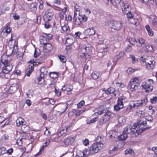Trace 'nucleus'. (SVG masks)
Here are the masks:
<instances>
[{
  "label": "nucleus",
  "mask_w": 157,
  "mask_h": 157,
  "mask_svg": "<svg viewBox=\"0 0 157 157\" xmlns=\"http://www.w3.org/2000/svg\"><path fill=\"white\" fill-rule=\"evenodd\" d=\"M0 65H3L2 71L0 72V78L5 77L4 74H7L12 69L13 66L9 57L6 55H3L1 59Z\"/></svg>",
  "instance_id": "nucleus-1"
},
{
  "label": "nucleus",
  "mask_w": 157,
  "mask_h": 157,
  "mask_svg": "<svg viewBox=\"0 0 157 157\" xmlns=\"http://www.w3.org/2000/svg\"><path fill=\"white\" fill-rule=\"evenodd\" d=\"M136 128H137L136 123H135L132 128L129 125L124 128L122 134L118 137V140H124L127 138L128 135L130 134L134 135L136 136H138L136 135H137Z\"/></svg>",
  "instance_id": "nucleus-2"
},
{
  "label": "nucleus",
  "mask_w": 157,
  "mask_h": 157,
  "mask_svg": "<svg viewBox=\"0 0 157 157\" xmlns=\"http://www.w3.org/2000/svg\"><path fill=\"white\" fill-rule=\"evenodd\" d=\"M103 146V144L98 143L93 144L89 148V154L93 155L99 152L102 149Z\"/></svg>",
  "instance_id": "nucleus-3"
},
{
  "label": "nucleus",
  "mask_w": 157,
  "mask_h": 157,
  "mask_svg": "<svg viewBox=\"0 0 157 157\" xmlns=\"http://www.w3.org/2000/svg\"><path fill=\"white\" fill-rule=\"evenodd\" d=\"M92 49V48L90 45L83 46L81 48V52L82 54V55L81 56L83 57V58L89 59L90 57V54L91 52Z\"/></svg>",
  "instance_id": "nucleus-4"
},
{
  "label": "nucleus",
  "mask_w": 157,
  "mask_h": 157,
  "mask_svg": "<svg viewBox=\"0 0 157 157\" xmlns=\"http://www.w3.org/2000/svg\"><path fill=\"white\" fill-rule=\"evenodd\" d=\"M136 130L137 135L136 136L141 134L143 131L148 130L150 127H147L146 128H144V126H145L147 124V122L146 121H140L136 123Z\"/></svg>",
  "instance_id": "nucleus-5"
},
{
  "label": "nucleus",
  "mask_w": 157,
  "mask_h": 157,
  "mask_svg": "<svg viewBox=\"0 0 157 157\" xmlns=\"http://www.w3.org/2000/svg\"><path fill=\"white\" fill-rule=\"evenodd\" d=\"M109 25L112 29L119 31L122 28L123 24L121 21L113 20L109 23Z\"/></svg>",
  "instance_id": "nucleus-6"
},
{
  "label": "nucleus",
  "mask_w": 157,
  "mask_h": 157,
  "mask_svg": "<svg viewBox=\"0 0 157 157\" xmlns=\"http://www.w3.org/2000/svg\"><path fill=\"white\" fill-rule=\"evenodd\" d=\"M53 13L52 10H47L45 12L44 16V19L45 21L49 22L53 17Z\"/></svg>",
  "instance_id": "nucleus-7"
},
{
  "label": "nucleus",
  "mask_w": 157,
  "mask_h": 157,
  "mask_svg": "<svg viewBox=\"0 0 157 157\" xmlns=\"http://www.w3.org/2000/svg\"><path fill=\"white\" fill-rule=\"evenodd\" d=\"M136 78H135L132 81H131L130 84L128 86V88H130L132 91L136 90L138 88L139 84L136 82Z\"/></svg>",
  "instance_id": "nucleus-8"
},
{
  "label": "nucleus",
  "mask_w": 157,
  "mask_h": 157,
  "mask_svg": "<svg viewBox=\"0 0 157 157\" xmlns=\"http://www.w3.org/2000/svg\"><path fill=\"white\" fill-rule=\"evenodd\" d=\"M149 59H146L143 62H145L146 65V67L148 70H151L153 69L154 67V63L155 62L153 60H148Z\"/></svg>",
  "instance_id": "nucleus-9"
},
{
  "label": "nucleus",
  "mask_w": 157,
  "mask_h": 157,
  "mask_svg": "<svg viewBox=\"0 0 157 157\" xmlns=\"http://www.w3.org/2000/svg\"><path fill=\"white\" fill-rule=\"evenodd\" d=\"M75 139V136H70L64 140L63 143L66 145H70L74 143Z\"/></svg>",
  "instance_id": "nucleus-10"
},
{
  "label": "nucleus",
  "mask_w": 157,
  "mask_h": 157,
  "mask_svg": "<svg viewBox=\"0 0 157 157\" xmlns=\"http://www.w3.org/2000/svg\"><path fill=\"white\" fill-rule=\"evenodd\" d=\"M122 3L121 7L123 13H126V12H130L131 10V8L129 5L127 3H125L124 2H121Z\"/></svg>",
  "instance_id": "nucleus-11"
},
{
  "label": "nucleus",
  "mask_w": 157,
  "mask_h": 157,
  "mask_svg": "<svg viewBox=\"0 0 157 157\" xmlns=\"http://www.w3.org/2000/svg\"><path fill=\"white\" fill-rule=\"evenodd\" d=\"M149 19L154 28L157 29V17L154 15H151L149 17Z\"/></svg>",
  "instance_id": "nucleus-12"
},
{
  "label": "nucleus",
  "mask_w": 157,
  "mask_h": 157,
  "mask_svg": "<svg viewBox=\"0 0 157 157\" xmlns=\"http://www.w3.org/2000/svg\"><path fill=\"white\" fill-rule=\"evenodd\" d=\"M142 86L143 88L147 92L151 91L153 88L152 86L147 83L146 82H143L142 84Z\"/></svg>",
  "instance_id": "nucleus-13"
},
{
  "label": "nucleus",
  "mask_w": 157,
  "mask_h": 157,
  "mask_svg": "<svg viewBox=\"0 0 157 157\" xmlns=\"http://www.w3.org/2000/svg\"><path fill=\"white\" fill-rule=\"evenodd\" d=\"M43 34H44L41 36L40 39V43L43 46L48 43V39H47V36L46 35V33H44Z\"/></svg>",
  "instance_id": "nucleus-14"
},
{
  "label": "nucleus",
  "mask_w": 157,
  "mask_h": 157,
  "mask_svg": "<svg viewBox=\"0 0 157 157\" xmlns=\"http://www.w3.org/2000/svg\"><path fill=\"white\" fill-rule=\"evenodd\" d=\"M85 34L87 35H93L95 33L94 28L92 27L91 28H89L85 30L84 32Z\"/></svg>",
  "instance_id": "nucleus-15"
},
{
  "label": "nucleus",
  "mask_w": 157,
  "mask_h": 157,
  "mask_svg": "<svg viewBox=\"0 0 157 157\" xmlns=\"http://www.w3.org/2000/svg\"><path fill=\"white\" fill-rule=\"evenodd\" d=\"M38 56V53L36 51H35L34 54V58L33 59L31 60L29 62L32 63L33 65H36L40 63L36 59V58Z\"/></svg>",
  "instance_id": "nucleus-16"
},
{
  "label": "nucleus",
  "mask_w": 157,
  "mask_h": 157,
  "mask_svg": "<svg viewBox=\"0 0 157 157\" xmlns=\"http://www.w3.org/2000/svg\"><path fill=\"white\" fill-rule=\"evenodd\" d=\"M145 44V40L142 38H140L137 40L136 43L134 44V45H136L137 46L141 47Z\"/></svg>",
  "instance_id": "nucleus-17"
},
{
  "label": "nucleus",
  "mask_w": 157,
  "mask_h": 157,
  "mask_svg": "<svg viewBox=\"0 0 157 157\" xmlns=\"http://www.w3.org/2000/svg\"><path fill=\"white\" fill-rule=\"evenodd\" d=\"M17 89L16 84V83L13 84L10 86L8 92L10 94L13 93L17 90Z\"/></svg>",
  "instance_id": "nucleus-18"
},
{
  "label": "nucleus",
  "mask_w": 157,
  "mask_h": 157,
  "mask_svg": "<svg viewBox=\"0 0 157 157\" xmlns=\"http://www.w3.org/2000/svg\"><path fill=\"white\" fill-rule=\"evenodd\" d=\"M142 49L145 52H151L153 51V47L150 45H145L143 47Z\"/></svg>",
  "instance_id": "nucleus-19"
},
{
  "label": "nucleus",
  "mask_w": 157,
  "mask_h": 157,
  "mask_svg": "<svg viewBox=\"0 0 157 157\" xmlns=\"http://www.w3.org/2000/svg\"><path fill=\"white\" fill-rule=\"evenodd\" d=\"M105 93L107 94L113 93L114 94L115 96H116V94H115V90L113 87H110L107 90H105Z\"/></svg>",
  "instance_id": "nucleus-20"
},
{
  "label": "nucleus",
  "mask_w": 157,
  "mask_h": 157,
  "mask_svg": "<svg viewBox=\"0 0 157 157\" xmlns=\"http://www.w3.org/2000/svg\"><path fill=\"white\" fill-rule=\"evenodd\" d=\"M69 106V104H66L65 105H62L59 106V108L60 109V112L63 113H64L66 110L67 108Z\"/></svg>",
  "instance_id": "nucleus-21"
},
{
  "label": "nucleus",
  "mask_w": 157,
  "mask_h": 157,
  "mask_svg": "<svg viewBox=\"0 0 157 157\" xmlns=\"http://www.w3.org/2000/svg\"><path fill=\"white\" fill-rule=\"evenodd\" d=\"M40 76H44V75H46L47 74L48 71L46 68L45 67H41L40 69Z\"/></svg>",
  "instance_id": "nucleus-22"
},
{
  "label": "nucleus",
  "mask_w": 157,
  "mask_h": 157,
  "mask_svg": "<svg viewBox=\"0 0 157 157\" xmlns=\"http://www.w3.org/2000/svg\"><path fill=\"white\" fill-rule=\"evenodd\" d=\"M145 28L147 31V32L148 35L150 36H153L154 34L153 31L152 29H151L149 26L148 25H147Z\"/></svg>",
  "instance_id": "nucleus-23"
},
{
  "label": "nucleus",
  "mask_w": 157,
  "mask_h": 157,
  "mask_svg": "<svg viewBox=\"0 0 157 157\" xmlns=\"http://www.w3.org/2000/svg\"><path fill=\"white\" fill-rule=\"evenodd\" d=\"M130 23L136 26H137L139 24L137 19H135L134 18H131L128 21Z\"/></svg>",
  "instance_id": "nucleus-24"
},
{
  "label": "nucleus",
  "mask_w": 157,
  "mask_h": 157,
  "mask_svg": "<svg viewBox=\"0 0 157 157\" xmlns=\"http://www.w3.org/2000/svg\"><path fill=\"white\" fill-rule=\"evenodd\" d=\"M136 105L135 102L131 103L127 107L126 109L128 111H130L132 108H136Z\"/></svg>",
  "instance_id": "nucleus-25"
},
{
  "label": "nucleus",
  "mask_w": 157,
  "mask_h": 157,
  "mask_svg": "<svg viewBox=\"0 0 157 157\" xmlns=\"http://www.w3.org/2000/svg\"><path fill=\"white\" fill-rule=\"evenodd\" d=\"M74 22L75 25L78 26L80 25L82 23V21L80 18L78 17H75L74 18Z\"/></svg>",
  "instance_id": "nucleus-26"
},
{
  "label": "nucleus",
  "mask_w": 157,
  "mask_h": 157,
  "mask_svg": "<svg viewBox=\"0 0 157 157\" xmlns=\"http://www.w3.org/2000/svg\"><path fill=\"white\" fill-rule=\"evenodd\" d=\"M43 47L44 49L45 50H47L49 51H51L52 48L51 44L49 43H48L43 45Z\"/></svg>",
  "instance_id": "nucleus-27"
},
{
  "label": "nucleus",
  "mask_w": 157,
  "mask_h": 157,
  "mask_svg": "<svg viewBox=\"0 0 157 157\" xmlns=\"http://www.w3.org/2000/svg\"><path fill=\"white\" fill-rule=\"evenodd\" d=\"M120 2H122L121 0H110L111 4L115 7H117L120 4Z\"/></svg>",
  "instance_id": "nucleus-28"
},
{
  "label": "nucleus",
  "mask_w": 157,
  "mask_h": 157,
  "mask_svg": "<svg viewBox=\"0 0 157 157\" xmlns=\"http://www.w3.org/2000/svg\"><path fill=\"white\" fill-rule=\"evenodd\" d=\"M24 121V120L22 118H19L16 121L17 126H19L21 125H22L23 124Z\"/></svg>",
  "instance_id": "nucleus-29"
},
{
  "label": "nucleus",
  "mask_w": 157,
  "mask_h": 157,
  "mask_svg": "<svg viewBox=\"0 0 157 157\" xmlns=\"http://www.w3.org/2000/svg\"><path fill=\"white\" fill-rule=\"evenodd\" d=\"M125 155L129 154L132 155H134V151L131 148H128L126 149L125 151Z\"/></svg>",
  "instance_id": "nucleus-30"
},
{
  "label": "nucleus",
  "mask_w": 157,
  "mask_h": 157,
  "mask_svg": "<svg viewBox=\"0 0 157 157\" xmlns=\"http://www.w3.org/2000/svg\"><path fill=\"white\" fill-rule=\"evenodd\" d=\"M99 75L100 73L99 72L95 71L91 74V77L93 79H96L99 77Z\"/></svg>",
  "instance_id": "nucleus-31"
},
{
  "label": "nucleus",
  "mask_w": 157,
  "mask_h": 157,
  "mask_svg": "<svg viewBox=\"0 0 157 157\" xmlns=\"http://www.w3.org/2000/svg\"><path fill=\"white\" fill-rule=\"evenodd\" d=\"M21 129L23 132H25L29 131L30 128L29 126L23 124L21 127Z\"/></svg>",
  "instance_id": "nucleus-32"
},
{
  "label": "nucleus",
  "mask_w": 157,
  "mask_h": 157,
  "mask_svg": "<svg viewBox=\"0 0 157 157\" xmlns=\"http://www.w3.org/2000/svg\"><path fill=\"white\" fill-rule=\"evenodd\" d=\"M49 75L50 77L52 78H57L58 76V73L57 72H51L50 73Z\"/></svg>",
  "instance_id": "nucleus-33"
},
{
  "label": "nucleus",
  "mask_w": 157,
  "mask_h": 157,
  "mask_svg": "<svg viewBox=\"0 0 157 157\" xmlns=\"http://www.w3.org/2000/svg\"><path fill=\"white\" fill-rule=\"evenodd\" d=\"M49 143H50V140H48L47 141H46L44 143V144H45V145H43L40 148V151L36 155H39L40 154V153L41 152V151H42L44 150V147H46L47 145H48L49 144Z\"/></svg>",
  "instance_id": "nucleus-34"
},
{
  "label": "nucleus",
  "mask_w": 157,
  "mask_h": 157,
  "mask_svg": "<svg viewBox=\"0 0 157 157\" xmlns=\"http://www.w3.org/2000/svg\"><path fill=\"white\" fill-rule=\"evenodd\" d=\"M109 48L108 46H105V47H101L99 50V51L100 52H107L109 50Z\"/></svg>",
  "instance_id": "nucleus-35"
},
{
  "label": "nucleus",
  "mask_w": 157,
  "mask_h": 157,
  "mask_svg": "<svg viewBox=\"0 0 157 157\" xmlns=\"http://www.w3.org/2000/svg\"><path fill=\"white\" fill-rule=\"evenodd\" d=\"M110 115L111 113L109 111H107L105 112L104 115L102 117L108 121L110 118Z\"/></svg>",
  "instance_id": "nucleus-36"
},
{
  "label": "nucleus",
  "mask_w": 157,
  "mask_h": 157,
  "mask_svg": "<svg viewBox=\"0 0 157 157\" xmlns=\"http://www.w3.org/2000/svg\"><path fill=\"white\" fill-rule=\"evenodd\" d=\"M124 55V52H121L118 55H117L115 56V61H117L118 59L123 57Z\"/></svg>",
  "instance_id": "nucleus-37"
},
{
  "label": "nucleus",
  "mask_w": 157,
  "mask_h": 157,
  "mask_svg": "<svg viewBox=\"0 0 157 157\" xmlns=\"http://www.w3.org/2000/svg\"><path fill=\"white\" fill-rule=\"evenodd\" d=\"M70 130V127L68 126L64 128L60 132V133L62 134L66 133L68 132Z\"/></svg>",
  "instance_id": "nucleus-38"
},
{
  "label": "nucleus",
  "mask_w": 157,
  "mask_h": 157,
  "mask_svg": "<svg viewBox=\"0 0 157 157\" xmlns=\"http://www.w3.org/2000/svg\"><path fill=\"white\" fill-rule=\"evenodd\" d=\"M118 121L120 123H124L126 121V118L123 116L120 117L118 118Z\"/></svg>",
  "instance_id": "nucleus-39"
},
{
  "label": "nucleus",
  "mask_w": 157,
  "mask_h": 157,
  "mask_svg": "<svg viewBox=\"0 0 157 157\" xmlns=\"http://www.w3.org/2000/svg\"><path fill=\"white\" fill-rule=\"evenodd\" d=\"M43 75L42 76H40V77H38L37 78V81H38V83L39 84H42L44 81V79L43 78Z\"/></svg>",
  "instance_id": "nucleus-40"
},
{
  "label": "nucleus",
  "mask_w": 157,
  "mask_h": 157,
  "mask_svg": "<svg viewBox=\"0 0 157 157\" xmlns=\"http://www.w3.org/2000/svg\"><path fill=\"white\" fill-rule=\"evenodd\" d=\"M136 114L139 117H143L145 115V113L144 111L139 110L136 112Z\"/></svg>",
  "instance_id": "nucleus-41"
},
{
  "label": "nucleus",
  "mask_w": 157,
  "mask_h": 157,
  "mask_svg": "<svg viewBox=\"0 0 157 157\" xmlns=\"http://www.w3.org/2000/svg\"><path fill=\"white\" fill-rule=\"evenodd\" d=\"M136 103V107L137 109L143 106L142 103L140 101L138 100L137 101L135 102Z\"/></svg>",
  "instance_id": "nucleus-42"
},
{
  "label": "nucleus",
  "mask_w": 157,
  "mask_h": 157,
  "mask_svg": "<svg viewBox=\"0 0 157 157\" xmlns=\"http://www.w3.org/2000/svg\"><path fill=\"white\" fill-rule=\"evenodd\" d=\"M117 105H120L121 106L123 107V102L122 101V99L121 98L119 97L118 98L117 103Z\"/></svg>",
  "instance_id": "nucleus-43"
},
{
  "label": "nucleus",
  "mask_w": 157,
  "mask_h": 157,
  "mask_svg": "<svg viewBox=\"0 0 157 157\" xmlns=\"http://www.w3.org/2000/svg\"><path fill=\"white\" fill-rule=\"evenodd\" d=\"M77 156L79 157H86L88 155L85 154L83 151H81L79 154L77 153Z\"/></svg>",
  "instance_id": "nucleus-44"
},
{
  "label": "nucleus",
  "mask_w": 157,
  "mask_h": 157,
  "mask_svg": "<svg viewBox=\"0 0 157 157\" xmlns=\"http://www.w3.org/2000/svg\"><path fill=\"white\" fill-rule=\"evenodd\" d=\"M126 14L127 15V17L129 21L130 19L133 18V15L130 12H126V13H124Z\"/></svg>",
  "instance_id": "nucleus-45"
},
{
  "label": "nucleus",
  "mask_w": 157,
  "mask_h": 157,
  "mask_svg": "<svg viewBox=\"0 0 157 157\" xmlns=\"http://www.w3.org/2000/svg\"><path fill=\"white\" fill-rule=\"evenodd\" d=\"M58 57L60 60L62 62L64 63L66 61V59L65 57L63 56L59 55Z\"/></svg>",
  "instance_id": "nucleus-46"
},
{
  "label": "nucleus",
  "mask_w": 157,
  "mask_h": 157,
  "mask_svg": "<svg viewBox=\"0 0 157 157\" xmlns=\"http://www.w3.org/2000/svg\"><path fill=\"white\" fill-rule=\"evenodd\" d=\"M103 139L100 136H98L96 138V143H98L101 144H103Z\"/></svg>",
  "instance_id": "nucleus-47"
},
{
  "label": "nucleus",
  "mask_w": 157,
  "mask_h": 157,
  "mask_svg": "<svg viewBox=\"0 0 157 157\" xmlns=\"http://www.w3.org/2000/svg\"><path fill=\"white\" fill-rule=\"evenodd\" d=\"M150 102L152 104H155L157 102V97L156 96L150 99Z\"/></svg>",
  "instance_id": "nucleus-48"
},
{
  "label": "nucleus",
  "mask_w": 157,
  "mask_h": 157,
  "mask_svg": "<svg viewBox=\"0 0 157 157\" xmlns=\"http://www.w3.org/2000/svg\"><path fill=\"white\" fill-rule=\"evenodd\" d=\"M108 121V120L102 117L100 120L99 123L101 124H102L105 123Z\"/></svg>",
  "instance_id": "nucleus-49"
},
{
  "label": "nucleus",
  "mask_w": 157,
  "mask_h": 157,
  "mask_svg": "<svg viewBox=\"0 0 157 157\" xmlns=\"http://www.w3.org/2000/svg\"><path fill=\"white\" fill-rule=\"evenodd\" d=\"M108 121V120L102 117L100 120L99 123L101 124H102L105 123Z\"/></svg>",
  "instance_id": "nucleus-50"
},
{
  "label": "nucleus",
  "mask_w": 157,
  "mask_h": 157,
  "mask_svg": "<svg viewBox=\"0 0 157 157\" xmlns=\"http://www.w3.org/2000/svg\"><path fill=\"white\" fill-rule=\"evenodd\" d=\"M33 92L32 90H29L28 93H26V95L29 98H31L33 97Z\"/></svg>",
  "instance_id": "nucleus-51"
},
{
  "label": "nucleus",
  "mask_w": 157,
  "mask_h": 157,
  "mask_svg": "<svg viewBox=\"0 0 157 157\" xmlns=\"http://www.w3.org/2000/svg\"><path fill=\"white\" fill-rule=\"evenodd\" d=\"M123 108V106H121L117 104L114 106V109L115 111H117Z\"/></svg>",
  "instance_id": "nucleus-52"
},
{
  "label": "nucleus",
  "mask_w": 157,
  "mask_h": 157,
  "mask_svg": "<svg viewBox=\"0 0 157 157\" xmlns=\"http://www.w3.org/2000/svg\"><path fill=\"white\" fill-rule=\"evenodd\" d=\"M125 49V51L127 52H131L132 50V48L131 46H128Z\"/></svg>",
  "instance_id": "nucleus-53"
},
{
  "label": "nucleus",
  "mask_w": 157,
  "mask_h": 157,
  "mask_svg": "<svg viewBox=\"0 0 157 157\" xmlns=\"http://www.w3.org/2000/svg\"><path fill=\"white\" fill-rule=\"evenodd\" d=\"M66 43L69 45H72L74 43V41L72 39H68L66 41Z\"/></svg>",
  "instance_id": "nucleus-54"
},
{
  "label": "nucleus",
  "mask_w": 157,
  "mask_h": 157,
  "mask_svg": "<svg viewBox=\"0 0 157 157\" xmlns=\"http://www.w3.org/2000/svg\"><path fill=\"white\" fill-rule=\"evenodd\" d=\"M85 104L84 101H82L77 105V107L78 108H81Z\"/></svg>",
  "instance_id": "nucleus-55"
},
{
  "label": "nucleus",
  "mask_w": 157,
  "mask_h": 157,
  "mask_svg": "<svg viewBox=\"0 0 157 157\" xmlns=\"http://www.w3.org/2000/svg\"><path fill=\"white\" fill-rule=\"evenodd\" d=\"M136 70L134 69H132L131 68H128L127 70L128 73L129 74H131L136 71Z\"/></svg>",
  "instance_id": "nucleus-56"
},
{
  "label": "nucleus",
  "mask_w": 157,
  "mask_h": 157,
  "mask_svg": "<svg viewBox=\"0 0 157 157\" xmlns=\"http://www.w3.org/2000/svg\"><path fill=\"white\" fill-rule=\"evenodd\" d=\"M66 20L67 21H71L72 19L71 16L69 14L66 15L65 17Z\"/></svg>",
  "instance_id": "nucleus-57"
},
{
  "label": "nucleus",
  "mask_w": 157,
  "mask_h": 157,
  "mask_svg": "<svg viewBox=\"0 0 157 157\" xmlns=\"http://www.w3.org/2000/svg\"><path fill=\"white\" fill-rule=\"evenodd\" d=\"M55 93L56 95L58 96H60L61 94V92L59 90H57L56 88L55 87Z\"/></svg>",
  "instance_id": "nucleus-58"
},
{
  "label": "nucleus",
  "mask_w": 157,
  "mask_h": 157,
  "mask_svg": "<svg viewBox=\"0 0 157 157\" xmlns=\"http://www.w3.org/2000/svg\"><path fill=\"white\" fill-rule=\"evenodd\" d=\"M131 58L132 60V62L133 63H136L138 62V59L136 58L135 56L133 55L131 56Z\"/></svg>",
  "instance_id": "nucleus-59"
},
{
  "label": "nucleus",
  "mask_w": 157,
  "mask_h": 157,
  "mask_svg": "<svg viewBox=\"0 0 157 157\" xmlns=\"http://www.w3.org/2000/svg\"><path fill=\"white\" fill-rule=\"evenodd\" d=\"M141 101H142V105H146L147 102V97H145V98L140 100Z\"/></svg>",
  "instance_id": "nucleus-60"
},
{
  "label": "nucleus",
  "mask_w": 157,
  "mask_h": 157,
  "mask_svg": "<svg viewBox=\"0 0 157 157\" xmlns=\"http://www.w3.org/2000/svg\"><path fill=\"white\" fill-rule=\"evenodd\" d=\"M82 142L83 144L85 146H87L89 144V141L87 139H86L84 140H82Z\"/></svg>",
  "instance_id": "nucleus-61"
},
{
  "label": "nucleus",
  "mask_w": 157,
  "mask_h": 157,
  "mask_svg": "<svg viewBox=\"0 0 157 157\" xmlns=\"http://www.w3.org/2000/svg\"><path fill=\"white\" fill-rule=\"evenodd\" d=\"M58 15L61 20H63L64 19V16L63 14L62 13L59 12L58 13Z\"/></svg>",
  "instance_id": "nucleus-62"
},
{
  "label": "nucleus",
  "mask_w": 157,
  "mask_h": 157,
  "mask_svg": "<svg viewBox=\"0 0 157 157\" xmlns=\"http://www.w3.org/2000/svg\"><path fill=\"white\" fill-rule=\"evenodd\" d=\"M13 17L14 20H18L20 18L19 16L17 15L15 13H13Z\"/></svg>",
  "instance_id": "nucleus-63"
},
{
  "label": "nucleus",
  "mask_w": 157,
  "mask_h": 157,
  "mask_svg": "<svg viewBox=\"0 0 157 157\" xmlns=\"http://www.w3.org/2000/svg\"><path fill=\"white\" fill-rule=\"evenodd\" d=\"M63 30L65 32H66L68 30L69 28L66 25L63 26L62 27Z\"/></svg>",
  "instance_id": "nucleus-64"
}]
</instances>
